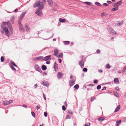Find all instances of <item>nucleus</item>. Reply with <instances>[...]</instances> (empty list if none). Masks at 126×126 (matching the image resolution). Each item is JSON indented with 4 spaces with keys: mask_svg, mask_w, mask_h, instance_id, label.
<instances>
[{
    "mask_svg": "<svg viewBox=\"0 0 126 126\" xmlns=\"http://www.w3.org/2000/svg\"><path fill=\"white\" fill-rule=\"evenodd\" d=\"M108 30L110 34L112 33V34H114L115 36L117 35V34L113 30V29L109 26H108Z\"/></svg>",
    "mask_w": 126,
    "mask_h": 126,
    "instance_id": "1",
    "label": "nucleus"
},
{
    "mask_svg": "<svg viewBox=\"0 0 126 126\" xmlns=\"http://www.w3.org/2000/svg\"><path fill=\"white\" fill-rule=\"evenodd\" d=\"M7 25L8 26V27L9 28V29L10 30L11 33H13V30L11 24L10 23V21H8L7 22Z\"/></svg>",
    "mask_w": 126,
    "mask_h": 126,
    "instance_id": "2",
    "label": "nucleus"
},
{
    "mask_svg": "<svg viewBox=\"0 0 126 126\" xmlns=\"http://www.w3.org/2000/svg\"><path fill=\"white\" fill-rule=\"evenodd\" d=\"M13 100H10L9 101L6 100L2 102V104L3 105L5 106L9 105L11 103L13 102Z\"/></svg>",
    "mask_w": 126,
    "mask_h": 126,
    "instance_id": "3",
    "label": "nucleus"
},
{
    "mask_svg": "<svg viewBox=\"0 0 126 126\" xmlns=\"http://www.w3.org/2000/svg\"><path fill=\"white\" fill-rule=\"evenodd\" d=\"M35 68L36 70L39 72L40 73H42V71L41 70L39 66L37 64H35Z\"/></svg>",
    "mask_w": 126,
    "mask_h": 126,
    "instance_id": "4",
    "label": "nucleus"
},
{
    "mask_svg": "<svg viewBox=\"0 0 126 126\" xmlns=\"http://www.w3.org/2000/svg\"><path fill=\"white\" fill-rule=\"evenodd\" d=\"M26 13V12H23L22 13L21 15L20 16L18 21L21 22L23 18L25 16Z\"/></svg>",
    "mask_w": 126,
    "mask_h": 126,
    "instance_id": "5",
    "label": "nucleus"
},
{
    "mask_svg": "<svg viewBox=\"0 0 126 126\" xmlns=\"http://www.w3.org/2000/svg\"><path fill=\"white\" fill-rule=\"evenodd\" d=\"M51 55H49L43 58V60H44L45 61H50L51 59Z\"/></svg>",
    "mask_w": 126,
    "mask_h": 126,
    "instance_id": "6",
    "label": "nucleus"
},
{
    "mask_svg": "<svg viewBox=\"0 0 126 126\" xmlns=\"http://www.w3.org/2000/svg\"><path fill=\"white\" fill-rule=\"evenodd\" d=\"M79 64L81 68H82L83 67L84 63L82 59H81L79 61Z\"/></svg>",
    "mask_w": 126,
    "mask_h": 126,
    "instance_id": "7",
    "label": "nucleus"
},
{
    "mask_svg": "<svg viewBox=\"0 0 126 126\" xmlns=\"http://www.w3.org/2000/svg\"><path fill=\"white\" fill-rule=\"evenodd\" d=\"M75 80L74 79L70 80L69 82L70 86L71 87L73 86V85L75 83Z\"/></svg>",
    "mask_w": 126,
    "mask_h": 126,
    "instance_id": "8",
    "label": "nucleus"
},
{
    "mask_svg": "<svg viewBox=\"0 0 126 126\" xmlns=\"http://www.w3.org/2000/svg\"><path fill=\"white\" fill-rule=\"evenodd\" d=\"M41 83L42 85L46 86H47L49 85L48 82L47 81L44 80L42 81Z\"/></svg>",
    "mask_w": 126,
    "mask_h": 126,
    "instance_id": "9",
    "label": "nucleus"
},
{
    "mask_svg": "<svg viewBox=\"0 0 126 126\" xmlns=\"http://www.w3.org/2000/svg\"><path fill=\"white\" fill-rule=\"evenodd\" d=\"M21 22L18 21V24L19 26V29L21 31L23 29V25L21 23Z\"/></svg>",
    "mask_w": 126,
    "mask_h": 126,
    "instance_id": "10",
    "label": "nucleus"
},
{
    "mask_svg": "<svg viewBox=\"0 0 126 126\" xmlns=\"http://www.w3.org/2000/svg\"><path fill=\"white\" fill-rule=\"evenodd\" d=\"M63 76V74L61 72H59L57 74V77L59 79L62 78Z\"/></svg>",
    "mask_w": 126,
    "mask_h": 126,
    "instance_id": "11",
    "label": "nucleus"
},
{
    "mask_svg": "<svg viewBox=\"0 0 126 126\" xmlns=\"http://www.w3.org/2000/svg\"><path fill=\"white\" fill-rule=\"evenodd\" d=\"M39 8L40 9H43L44 8L43 3L42 2L39 1Z\"/></svg>",
    "mask_w": 126,
    "mask_h": 126,
    "instance_id": "12",
    "label": "nucleus"
},
{
    "mask_svg": "<svg viewBox=\"0 0 126 126\" xmlns=\"http://www.w3.org/2000/svg\"><path fill=\"white\" fill-rule=\"evenodd\" d=\"M54 69L55 71L56 72L58 70V64L56 63V62L54 63Z\"/></svg>",
    "mask_w": 126,
    "mask_h": 126,
    "instance_id": "13",
    "label": "nucleus"
},
{
    "mask_svg": "<svg viewBox=\"0 0 126 126\" xmlns=\"http://www.w3.org/2000/svg\"><path fill=\"white\" fill-rule=\"evenodd\" d=\"M54 54L55 56H57L59 53L58 50L55 49L54 50Z\"/></svg>",
    "mask_w": 126,
    "mask_h": 126,
    "instance_id": "14",
    "label": "nucleus"
},
{
    "mask_svg": "<svg viewBox=\"0 0 126 126\" xmlns=\"http://www.w3.org/2000/svg\"><path fill=\"white\" fill-rule=\"evenodd\" d=\"M39 1H38L36 2L33 5V7L35 8L37 7H39Z\"/></svg>",
    "mask_w": 126,
    "mask_h": 126,
    "instance_id": "15",
    "label": "nucleus"
},
{
    "mask_svg": "<svg viewBox=\"0 0 126 126\" xmlns=\"http://www.w3.org/2000/svg\"><path fill=\"white\" fill-rule=\"evenodd\" d=\"M43 56H39L37 57H36L35 58H34V60H43Z\"/></svg>",
    "mask_w": 126,
    "mask_h": 126,
    "instance_id": "16",
    "label": "nucleus"
},
{
    "mask_svg": "<svg viewBox=\"0 0 126 126\" xmlns=\"http://www.w3.org/2000/svg\"><path fill=\"white\" fill-rule=\"evenodd\" d=\"M114 83L115 84H119V82L118 78H115L114 79Z\"/></svg>",
    "mask_w": 126,
    "mask_h": 126,
    "instance_id": "17",
    "label": "nucleus"
},
{
    "mask_svg": "<svg viewBox=\"0 0 126 126\" xmlns=\"http://www.w3.org/2000/svg\"><path fill=\"white\" fill-rule=\"evenodd\" d=\"M5 32L6 35V36H10V33L8 31V29H7L6 30L4 31Z\"/></svg>",
    "mask_w": 126,
    "mask_h": 126,
    "instance_id": "18",
    "label": "nucleus"
},
{
    "mask_svg": "<svg viewBox=\"0 0 126 126\" xmlns=\"http://www.w3.org/2000/svg\"><path fill=\"white\" fill-rule=\"evenodd\" d=\"M15 19V18L14 16H13L11 17V21L13 24H14V20Z\"/></svg>",
    "mask_w": 126,
    "mask_h": 126,
    "instance_id": "19",
    "label": "nucleus"
},
{
    "mask_svg": "<svg viewBox=\"0 0 126 126\" xmlns=\"http://www.w3.org/2000/svg\"><path fill=\"white\" fill-rule=\"evenodd\" d=\"M36 14L37 15L40 16L41 15L42 13L41 11L38 10L36 12Z\"/></svg>",
    "mask_w": 126,
    "mask_h": 126,
    "instance_id": "20",
    "label": "nucleus"
},
{
    "mask_svg": "<svg viewBox=\"0 0 126 126\" xmlns=\"http://www.w3.org/2000/svg\"><path fill=\"white\" fill-rule=\"evenodd\" d=\"M104 119L105 118L104 117H101L98 119V120L99 122H102Z\"/></svg>",
    "mask_w": 126,
    "mask_h": 126,
    "instance_id": "21",
    "label": "nucleus"
},
{
    "mask_svg": "<svg viewBox=\"0 0 126 126\" xmlns=\"http://www.w3.org/2000/svg\"><path fill=\"white\" fill-rule=\"evenodd\" d=\"M25 27L26 29V31L27 32L29 31L30 30V28L28 25L27 24H26Z\"/></svg>",
    "mask_w": 126,
    "mask_h": 126,
    "instance_id": "22",
    "label": "nucleus"
},
{
    "mask_svg": "<svg viewBox=\"0 0 126 126\" xmlns=\"http://www.w3.org/2000/svg\"><path fill=\"white\" fill-rule=\"evenodd\" d=\"M1 26V28L3 29L4 31L6 30V29H8L6 27L5 25L2 24Z\"/></svg>",
    "mask_w": 126,
    "mask_h": 126,
    "instance_id": "23",
    "label": "nucleus"
},
{
    "mask_svg": "<svg viewBox=\"0 0 126 126\" xmlns=\"http://www.w3.org/2000/svg\"><path fill=\"white\" fill-rule=\"evenodd\" d=\"M121 120H120L119 121H117L116 122V126H119V125L121 123Z\"/></svg>",
    "mask_w": 126,
    "mask_h": 126,
    "instance_id": "24",
    "label": "nucleus"
},
{
    "mask_svg": "<svg viewBox=\"0 0 126 126\" xmlns=\"http://www.w3.org/2000/svg\"><path fill=\"white\" fill-rule=\"evenodd\" d=\"M120 108V105H119L115 109L114 111V112H116L119 110Z\"/></svg>",
    "mask_w": 126,
    "mask_h": 126,
    "instance_id": "25",
    "label": "nucleus"
},
{
    "mask_svg": "<svg viewBox=\"0 0 126 126\" xmlns=\"http://www.w3.org/2000/svg\"><path fill=\"white\" fill-rule=\"evenodd\" d=\"M113 93L115 96L117 97H118L119 96V95L116 92H114Z\"/></svg>",
    "mask_w": 126,
    "mask_h": 126,
    "instance_id": "26",
    "label": "nucleus"
},
{
    "mask_svg": "<svg viewBox=\"0 0 126 126\" xmlns=\"http://www.w3.org/2000/svg\"><path fill=\"white\" fill-rule=\"evenodd\" d=\"M123 23V21H122L121 22H119V23H117V26H119L122 25Z\"/></svg>",
    "mask_w": 126,
    "mask_h": 126,
    "instance_id": "27",
    "label": "nucleus"
},
{
    "mask_svg": "<svg viewBox=\"0 0 126 126\" xmlns=\"http://www.w3.org/2000/svg\"><path fill=\"white\" fill-rule=\"evenodd\" d=\"M42 69L43 70H45L47 69V67L45 65H43L42 66Z\"/></svg>",
    "mask_w": 126,
    "mask_h": 126,
    "instance_id": "28",
    "label": "nucleus"
},
{
    "mask_svg": "<svg viewBox=\"0 0 126 126\" xmlns=\"http://www.w3.org/2000/svg\"><path fill=\"white\" fill-rule=\"evenodd\" d=\"M63 54L62 53H60L57 56V57L59 58H62L63 57Z\"/></svg>",
    "mask_w": 126,
    "mask_h": 126,
    "instance_id": "29",
    "label": "nucleus"
},
{
    "mask_svg": "<svg viewBox=\"0 0 126 126\" xmlns=\"http://www.w3.org/2000/svg\"><path fill=\"white\" fill-rule=\"evenodd\" d=\"M118 6H116L115 7L112 8L111 9L112 11H116L118 9Z\"/></svg>",
    "mask_w": 126,
    "mask_h": 126,
    "instance_id": "30",
    "label": "nucleus"
},
{
    "mask_svg": "<svg viewBox=\"0 0 126 126\" xmlns=\"http://www.w3.org/2000/svg\"><path fill=\"white\" fill-rule=\"evenodd\" d=\"M95 5L99 6H101V5L99 3L97 2H95Z\"/></svg>",
    "mask_w": 126,
    "mask_h": 126,
    "instance_id": "31",
    "label": "nucleus"
},
{
    "mask_svg": "<svg viewBox=\"0 0 126 126\" xmlns=\"http://www.w3.org/2000/svg\"><path fill=\"white\" fill-rule=\"evenodd\" d=\"M59 20L61 22H63L65 21V20L64 19H63L61 18H59Z\"/></svg>",
    "mask_w": 126,
    "mask_h": 126,
    "instance_id": "32",
    "label": "nucleus"
},
{
    "mask_svg": "<svg viewBox=\"0 0 126 126\" xmlns=\"http://www.w3.org/2000/svg\"><path fill=\"white\" fill-rule=\"evenodd\" d=\"M47 1L49 4L50 5L52 3V0H47Z\"/></svg>",
    "mask_w": 126,
    "mask_h": 126,
    "instance_id": "33",
    "label": "nucleus"
},
{
    "mask_svg": "<svg viewBox=\"0 0 126 126\" xmlns=\"http://www.w3.org/2000/svg\"><path fill=\"white\" fill-rule=\"evenodd\" d=\"M79 87V86L77 84L75 85L74 87V88L76 89H78Z\"/></svg>",
    "mask_w": 126,
    "mask_h": 126,
    "instance_id": "34",
    "label": "nucleus"
},
{
    "mask_svg": "<svg viewBox=\"0 0 126 126\" xmlns=\"http://www.w3.org/2000/svg\"><path fill=\"white\" fill-rule=\"evenodd\" d=\"M106 67L107 68L109 69L111 67V66L108 63L106 65Z\"/></svg>",
    "mask_w": 126,
    "mask_h": 126,
    "instance_id": "35",
    "label": "nucleus"
},
{
    "mask_svg": "<svg viewBox=\"0 0 126 126\" xmlns=\"http://www.w3.org/2000/svg\"><path fill=\"white\" fill-rule=\"evenodd\" d=\"M122 1H120L118 2L117 3V6H119L122 4Z\"/></svg>",
    "mask_w": 126,
    "mask_h": 126,
    "instance_id": "36",
    "label": "nucleus"
},
{
    "mask_svg": "<svg viewBox=\"0 0 126 126\" xmlns=\"http://www.w3.org/2000/svg\"><path fill=\"white\" fill-rule=\"evenodd\" d=\"M64 44L67 45L69 44V41H65L64 42Z\"/></svg>",
    "mask_w": 126,
    "mask_h": 126,
    "instance_id": "37",
    "label": "nucleus"
},
{
    "mask_svg": "<svg viewBox=\"0 0 126 126\" xmlns=\"http://www.w3.org/2000/svg\"><path fill=\"white\" fill-rule=\"evenodd\" d=\"M67 113H68L71 115H72L73 114V112L71 110H68L67 111Z\"/></svg>",
    "mask_w": 126,
    "mask_h": 126,
    "instance_id": "38",
    "label": "nucleus"
},
{
    "mask_svg": "<svg viewBox=\"0 0 126 126\" xmlns=\"http://www.w3.org/2000/svg\"><path fill=\"white\" fill-rule=\"evenodd\" d=\"M84 3L87 5H90L91 4V3L90 2H84Z\"/></svg>",
    "mask_w": 126,
    "mask_h": 126,
    "instance_id": "39",
    "label": "nucleus"
},
{
    "mask_svg": "<svg viewBox=\"0 0 126 126\" xmlns=\"http://www.w3.org/2000/svg\"><path fill=\"white\" fill-rule=\"evenodd\" d=\"M0 60L1 62H3L4 61V58L3 56L1 57Z\"/></svg>",
    "mask_w": 126,
    "mask_h": 126,
    "instance_id": "40",
    "label": "nucleus"
},
{
    "mask_svg": "<svg viewBox=\"0 0 126 126\" xmlns=\"http://www.w3.org/2000/svg\"><path fill=\"white\" fill-rule=\"evenodd\" d=\"M66 119H71V117L70 115H67L66 117Z\"/></svg>",
    "mask_w": 126,
    "mask_h": 126,
    "instance_id": "41",
    "label": "nucleus"
},
{
    "mask_svg": "<svg viewBox=\"0 0 126 126\" xmlns=\"http://www.w3.org/2000/svg\"><path fill=\"white\" fill-rule=\"evenodd\" d=\"M101 86L100 85H98L97 87V90H99L101 88Z\"/></svg>",
    "mask_w": 126,
    "mask_h": 126,
    "instance_id": "42",
    "label": "nucleus"
},
{
    "mask_svg": "<svg viewBox=\"0 0 126 126\" xmlns=\"http://www.w3.org/2000/svg\"><path fill=\"white\" fill-rule=\"evenodd\" d=\"M83 71L84 72H87V69L86 68H84L83 69Z\"/></svg>",
    "mask_w": 126,
    "mask_h": 126,
    "instance_id": "43",
    "label": "nucleus"
},
{
    "mask_svg": "<svg viewBox=\"0 0 126 126\" xmlns=\"http://www.w3.org/2000/svg\"><path fill=\"white\" fill-rule=\"evenodd\" d=\"M115 90H116L117 91H120V89L118 87H117L115 88Z\"/></svg>",
    "mask_w": 126,
    "mask_h": 126,
    "instance_id": "44",
    "label": "nucleus"
},
{
    "mask_svg": "<svg viewBox=\"0 0 126 126\" xmlns=\"http://www.w3.org/2000/svg\"><path fill=\"white\" fill-rule=\"evenodd\" d=\"M31 114H32V115L33 117H35V114L34 112H32Z\"/></svg>",
    "mask_w": 126,
    "mask_h": 126,
    "instance_id": "45",
    "label": "nucleus"
},
{
    "mask_svg": "<svg viewBox=\"0 0 126 126\" xmlns=\"http://www.w3.org/2000/svg\"><path fill=\"white\" fill-rule=\"evenodd\" d=\"M11 67L13 70H15V71H16V70L15 68L13 66H11Z\"/></svg>",
    "mask_w": 126,
    "mask_h": 126,
    "instance_id": "46",
    "label": "nucleus"
},
{
    "mask_svg": "<svg viewBox=\"0 0 126 126\" xmlns=\"http://www.w3.org/2000/svg\"><path fill=\"white\" fill-rule=\"evenodd\" d=\"M95 99V98L94 97H92L90 101L91 102H92L94 100V99Z\"/></svg>",
    "mask_w": 126,
    "mask_h": 126,
    "instance_id": "47",
    "label": "nucleus"
},
{
    "mask_svg": "<svg viewBox=\"0 0 126 126\" xmlns=\"http://www.w3.org/2000/svg\"><path fill=\"white\" fill-rule=\"evenodd\" d=\"M87 86H94V85L93 84H88Z\"/></svg>",
    "mask_w": 126,
    "mask_h": 126,
    "instance_id": "48",
    "label": "nucleus"
},
{
    "mask_svg": "<svg viewBox=\"0 0 126 126\" xmlns=\"http://www.w3.org/2000/svg\"><path fill=\"white\" fill-rule=\"evenodd\" d=\"M40 108V106H38L36 107L35 108L37 110H38Z\"/></svg>",
    "mask_w": 126,
    "mask_h": 126,
    "instance_id": "49",
    "label": "nucleus"
},
{
    "mask_svg": "<svg viewBox=\"0 0 126 126\" xmlns=\"http://www.w3.org/2000/svg\"><path fill=\"white\" fill-rule=\"evenodd\" d=\"M62 109L63 110H66L65 107V106L64 105H63L62 106Z\"/></svg>",
    "mask_w": 126,
    "mask_h": 126,
    "instance_id": "50",
    "label": "nucleus"
},
{
    "mask_svg": "<svg viewBox=\"0 0 126 126\" xmlns=\"http://www.w3.org/2000/svg\"><path fill=\"white\" fill-rule=\"evenodd\" d=\"M103 5L105 6H109V4L107 3H103Z\"/></svg>",
    "mask_w": 126,
    "mask_h": 126,
    "instance_id": "51",
    "label": "nucleus"
},
{
    "mask_svg": "<svg viewBox=\"0 0 126 126\" xmlns=\"http://www.w3.org/2000/svg\"><path fill=\"white\" fill-rule=\"evenodd\" d=\"M44 115L45 117H46L47 116V112H44Z\"/></svg>",
    "mask_w": 126,
    "mask_h": 126,
    "instance_id": "52",
    "label": "nucleus"
},
{
    "mask_svg": "<svg viewBox=\"0 0 126 126\" xmlns=\"http://www.w3.org/2000/svg\"><path fill=\"white\" fill-rule=\"evenodd\" d=\"M10 63H11V64H12V65H13L14 66V65H15V63H14V62H13V61H10Z\"/></svg>",
    "mask_w": 126,
    "mask_h": 126,
    "instance_id": "53",
    "label": "nucleus"
},
{
    "mask_svg": "<svg viewBox=\"0 0 126 126\" xmlns=\"http://www.w3.org/2000/svg\"><path fill=\"white\" fill-rule=\"evenodd\" d=\"M97 82L98 80L97 79H95L94 81V83H96Z\"/></svg>",
    "mask_w": 126,
    "mask_h": 126,
    "instance_id": "54",
    "label": "nucleus"
},
{
    "mask_svg": "<svg viewBox=\"0 0 126 126\" xmlns=\"http://www.w3.org/2000/svg\"><path fill=\"white\" fill-rule=\"evenodd\" d=\"M96 52L97 53L99 54L100 53V50H99V49H98L96 51Z\"/></svg>",
    "mask_w": 126,
    "mask_h": 126,
    "instance_id": "55",
    "label": "nucleus"
},
{
    "mask_svg": "<svg viewBox=\"0 0 126 126\" xmlns=\"http://www.w3.org/2000/svg\"><path fill=\"white\" fill-rule=\"evenodd\" d=\"M58 61L60 63H61L62 62V60L61 59H59L58 60Z\"/></svg>",
    "mask_w": 126,
    "mask_h": 126,
    "instance_id": "56",
    "label": "nucleus"
},
{
    "mask_svg": "<svg viewBox=\"0 0 126 126\" xmlns=\"http://www.w3.org/2000/svg\"><path fill=\"white\" fill-rule=\"evenodd\" d=\"M43 97L44 98V99L45 100H46V97L45 95V94H44V93H43Z\"/></svg>",
    "mask_w": 126,
    "mask_h": 126,
    "instance_id": "57",
    "label": "nucleus"
},
{
    "mask_svg": "<svg viewBox=\"0 0 126 126\" xmlns=\"http://www.w3.org/2000/svg\"><path fill=\"white\" fill-rule=\"evenodd\" d=\"M90 125V123H89L88 124H85L84 125V126H89Z\"/></svg>",
    "mask_w": 126,
    "mask_h": 126,
    "instance_id": "58",
    "label": "nucleus"
},
{
    "mask_svg": "<svg viewBox=\"0 0 126 126\" xmlns=\"http://www.w3.org/2000/svg\"><path fill=\"white\" fill-rule=\"evenodd\" d=\"M46 63L47 64H49L50 63V61H47L46 62Z\"/></svg>",
    "mask_w": 126,
    "mask_h": 126,
    "instance_id": "59",
    "label": "nucleus"
},
{
    "mask_svg": "<svg viewBox=\"0 0 126 126\" xmlns=\"http://www.w3.org/2000/svg\"><path fill=\"white\" fill-rule=\"evenodd\" d=\"M107 2L109 4H110L112 3V2L111 1H107Z\"/></svg>",
    "mask_w": 126,
    "mask_h": 126,
    "instance_id": "60",
    "label": "nucleus"
},
{
    "mask_svg": "<svg viewBox=\"0 0 126 126\" xmlns=\"http://www.w3.org/2000/svg\"><path fill=\"white\" fill-rule=\"evenodd\" d=\"M7 22H4L2 24L5 25L6 24H7Z\"/></svg>",
    "mask_w": 126,
    "mask_h": 126,
    "instance_id": "61",
    "label": "nucleus"
},
{
    "mask_svg": "<svg viewBox=\"0 0 126 126\" xmlns=\"http://www.w3.org/2000/svg\"><path fill=\"white\" fill-rule=\"evenodd\" d=\"M125 70H125L124 69V68H123V69L122 70V71L123 72H125Z\"/></svg>",
    "mask_w": 126,
    "mask_h": 126,
    "instance_id": "62",
    "label": "nucleus"
},
{
    "mask_svg": "<svg viewBox=\"0 0 126 126\" xmlns=\"http://www.w3.org/2000/svg\"><path fill=\"white\" fill-rule=\"evenodd\" d=\"M117 4H116V3H115L114 4V5H113V7H115L117 6Z\"/></svg>",
    "mask_w": 126,
    "mask_h": 126,
    "instance_id": "63",
    "label": "nucleus"
},
{
    "mask_svg": "<svg viewBox=\"0 0 126 126\" xmlns=\"http://www.w3.org/2000/svg\"><path fill=\"white\" fill-rule=\"evenodd\" d=\"M43 75H47V73L46 72H44L43 73Z\"/></svg>",
    "mask_w": 126,
    "mask_h": 126,
    "instance_id": "64",
    "label": "nucleus"
}]
</instances>
